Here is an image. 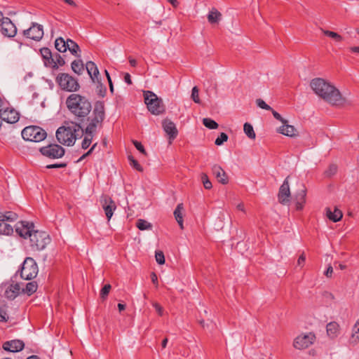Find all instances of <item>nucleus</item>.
Instances as JSON below:
<instances>
[{
	"instance_id": "obj_27",
	"label": "nucleus",
	"mask_w": 359,
	"mask_h": 359,
	"mask_svg": "<svg viewBox=\"0 0 359 359\" xmlns=\"http://www.w3.org/2000/svg\"><path fill=\"white\" fill-rule=\"evenodd\" d=\"M327 335L334 339L337 337L339 332V325L337 322H330L326 326Z\"/></svg>"
},
{
	"instance_id": "obj_20",
	"label": "nucleus",
	"mask_w": 359,
	"mask_h": 359,
	"mask_svg": "<svg viewBox=\"0 0 359 359\" xmlns=\"http://www.w3.org/2000/svg\"><path fill=\"white\" fill-rule=\"evenodd\" d=\"M213 175L216 177L217 180L222 184H226L229 182V178L225 171L219 165H214L212 168Z\"/></svg>"
},
{
	"instance_id": "obj_15",
	"label": "nucleus",
	"mask_w": 359,
	"mask_h": 359,
	"mask_svg": "<svg viewBox=\"0 0 359 359\" xmlns=\"http://www.w3.org/2000/svg\"><path fill=\"white\" fill-rule=\"evenodd\" d=\"M34 229V223L21 221L17 224L15 231L20 237L26 238L27 237L29 238V235H32L34 231H35Z\"/></svg>"
},
{
	"instance_id": "obj_3",
	"label": "nucleus",
	"mask_w": 359,
	"mask_h": 359,
	"mask_svg": "<svg viewBox=\"0 0 359 359\" xmlns=\"http://www.w3.org/2000/svg\"><path fill=\"white\" fill-rule=\"evenodd\" d=\"M84 133L81 126L76 122L72 121L63 126L56 131V137L57 141L64 145L72 146L77 138H81Z\"/></svg>"
},
{
	"instance_id": "obj_42",
	"label": "nucleus",
	"mask_w": 359,
	"mask_h": 359,
	"mask_svg": "<svg viewBox=\"0 0 359 359\" xmlns=\"http://www.w3.org/2000/svg\"><path fill=\"white\" fill-rule=\"evenodd\" d=\"M323 32L325 36L334 39L336 41H341L343 39L342 36L337 32L324 29H323Z\"/></svg>"
},
{
	"instance_id": "obj_31",
	"label": "nucleus",
	"mask_w": 359,
	"mask_h": 359,
	"mask_svg": "<svg viewBox=\"0 0 359 359\" xmlns=\"http://www.w3.org/2000/svg\"><path fill=\"white\" fill-rule=\"evenodd\" d=\"M18 217V215L12 211H7L5 212H0V222L15 221Z\"/></svg>"
},
{
	"instance_id": "obj_11",
	"label": "nucleus",
	"mask_w": 359,
	"mask_h": 359,
	"mask_svg": "<svg viewBox=\"0 0 359 359\" xmlns=\"http://www.w3.org/2000/svg\"><path fill=\"white\" fill-rule=\"evenodd\" d=\"M315 339L316 336L312 332L301 334L294 339L293 346L297 349H304L313 344Z\"/></svg>"
},
{
	"instance_id": "obj_28",
	"label": "nucleus",
	"mask_w": 359,
	"mask_h": 359,
	"mask_svg": "<svg viewBox=\"0 0 359 359\" xmlns=\"http://www.w3.org/2000/svg\"><path fill=\"white\" fill-rule=\"evenodd\" d=\"M183 210H184L183 203H179L177 205V207L173 212L176 221L177 222L179 226H180L181 229H184L183 213H182Z\"/></svg>"
},
{
	"instance_id": "obj_53",
	"label": "nucleus",
	"mask_w": 359,
	"mask_h": 359,
	"mask_svg": "<svg viewBox=\"0 0 359 359\" xmlns=\"http://www.w3.org/2000/svg\"><path fill=\"white\" fill-rule=\"evenodd\" d=\"M273 116V117L278 120V121H280V122H282L283 123H287V121L285 120V118H283L281 115L280 114H278L276 111L273 110L272 109V110H270Z\"/></svg>"
},
{
	"instance_id": "obj_5",
	"label": "nucleus",
	"mask_w": 359,
	"mask_h": 359,
	"mask_svg": "<svg viewBox=\"0 0 359 359\" xmlns=\"http://www.w3.org/2000/svg\"><path fill=\"white\" fill-rule=\"evenodd\" d=\"M144 102L148 110L153 114L159 115L165 111V106L161 98L151 91L147 90L144 93Z\"/></svg>"
},
{
	"instance_id": "obj_48",
	"label": "nucleus",
	"mask_w": 359,
	"mask_h": 359,
	"mask_svg": "<svg viewBox=\"0 0 359 359\" xmlns=\"http://www.w3.org/2000/svg\"><path fill=\"white\" fill-rule=\"evenodd\" d=\"M352 338L355 342H359V320L356 322L354 325L352 334Z\"/></svg>"
},
{
	"instance_id": "obj_26",
	"label": "nucleus",
	"mask_w": 359,
	"mask_h": 359,
	"mask_svg": "<svg viewBox=\"0 0 359 359\" xmlns=\"http://www.w3.org/2000/svg\"><path fill=\"white\" fill-rule=\"evenodd\" d=\"M20 285L19 283L11 285L6 290L5 296L9 299H14L20 292Z\"/></svg>"
},
{
	"instance_id": "obj_43",
	"label": "nucleus",
	"mask_w": 359,
	"mask_h": 359,
	"mask_svg": "<svg viewBox=\"0 0 359 359\" xmlns=\"http://www.w3.org/2000/svg\"><path fill=\"white\" fill-rule=\"evenodd\" d=\"M337 171V165L335 164H330L328 168L324 172V175L327 177H331L334 175Z\"/></svg>"
},
{
	"instance_id": "obj_22",
	"label": "nucleus",
	"mask_w": 359,
	"mask_h": 359,
	"mask_svg": "<svg viewBox=\"0 0 359 359\" xmlns=\"http://www.w3.org/2000/svg\"><path fill=\"white\" fill-rule=\"evenodd\" d=\"M86 68L92 81L93 82H95V81L99 82L100 72L95 62L92 61L87 62Z\"/></svg>"
},
{
	"instance_id": "obj_8",
	"label": "nucleus",
	"mask_w": 359,
	"mask_h": 359,
	"mask_svg": "<svg viewBox=\"0 0 359 359\" xmlns=\"http://www.w3.org/2000/svg\"><path fill=\"white\" fill-rule=\"evenodd\" d=\"M56 82L60 88L68 92H76L80 88V85L78 81L66 73H60L56 77Z\"/></svg>"
},
{
	"instance_id": "obj_46",
	"label": "nucleus",
	"mask_w": 359,
	"mask_h": 359,
	"mask_svg": "<svg viewBox=\"0 0 359 359\" xmlns=\"http://www.w3.org/2000/svg\"><path fill=\"white\" fill-rule=\"evenodd\" d=\"M228 140V135L224 133H221L219 136L215 140V144L217 146L222 145L224 142Z\"/></svg>"
},
{
	"instance_id": "obj_40",
	"label": "nucleus",
	"mask_w": 359,
	"mask_h": 359,
	"mask_svg": "<svg viewBox=\"0 0 359 359\" xmlns=\"http://www.w3.org/2000/svg\"><path fill=\"white\" fill-rule=\"evenodd\" d=\"M203 125L209 129H217L219 126L218 123L210 118H204L203 119Z\"/></svg>"
},
{
	"instance_id": "obj_4",
	"label": "nucleus",
	"mask_w": 359,
	"mask_h": 359,
	"mask_svg": "<svg viewBox=\"0 0 359 359\" xmlns=\"http://www.w3.org/2000/svg\"><path fill=\"white\" fill-rule=\"evenodd\" d=\"M105 118L104 104L102 101H97L94 104L91 116H87L86 121L88 123L83 130L86 135H91L96 133L97 130L102 126Z\"/></svg>"
},
{
	"instance_id": "obj_37",
	"label": "nucleus",
	"mask_w": 359,
	"mask_h": 359,
	"mask_svg": "<svg viewBox=\"0 0 359 359\" xmlns=\"http://www.w3.org/2000/svg\"><path fill=\"white\" fill-rule=\"evenodd\" d=\"M244 132L246 135L250 139H255L256 137L253 127L251 124L245 123L243 126Z\"/></svg>"
},
{
	"instance_id": "obj_9",
	"label": "nucleus",
	"mask_w": 359,
	"mask_h": 359,
	"mask_svg": "<svg viewBox=\"0 0 359 359\" xmlns=\"http://www.w3.org/2000/svg\"><path fill=\"white\" fill-rule=\"evenodd\" d=\"M38 266L32 257H27L22 264L20 277L25 280H32L38 274Z\"/></svg>"
},
{
	"instance_id": "obj_60",
	"label": "nucleus",
	"mask_w": 359,
	"mask_h": 359,
	"mask_svg": "<svg viewBox=\"0 0 359 359\" xmlns=\"http://www.w3.org/2000/svg\"><path fill=\"white\" fill-rule=\"evenodd\" d=\"M151 279L154 284L158 285V277L154 272H152L151 274Z\"/></svg>"
},
{
	"instance_id": "obj_35",
	"label": "nucleus",
	"mask_w": 359,
	"mask_h": 359,
	"mask_svg": "<svg viewBox=\"0 0 359 359\" xmlns=\"http://www.w3.org/2000/svg\"><path fill=\"white\" fill-rule=\"evenodd\" d=\"M37 287L36 282L32 281L27 283L25 288L22 289V292L28 295H32L36 291Z\"/></svg>"
},
{
	"instance_id": "obj_59",
	"label": "nucleus",
	"mask_w": 359,
	"mask_h": 359,
	"mask_svg": "<svg viewBox=\"0 0 359 359\" xmlns=\"http://www.w3.org/2000/svg\"><path fill=\"white\" fill-rule=\"evenodd\" d=\"M124 81L126 83H127L128 85L132 84V80L130 75L128 73H126L124 75Z\"/></svg>"
},
{
	"instance_id": "obj_64",
	"label": "nucleus",
	"mask_w": 359,
	"mask_h": 359,
	"mask_svg": "<svg viewBox=\"0 0 359 359\" xmlns=\"http://www.w3.org/2000/svg\"><path fill=\"white\" fill-rule=\"evenodd\" d=\"M118 309L120 312L123 311V310H125L126 304H121V303L118 304Z\"/></svg>"
},
{
	"instance_id": "obj_33",
	"label": "nucleus",
	"mask_w": 359,
	"mask_h": 359,
	"mask_svg": "<svg viewBox=\"0 0 359 359\" xmlns=\"http://www.w3.org/2000/svg\"><path fill=\"white\" fill-rule=\"evenodd\" d=\"M55 48L60 53H65L67 50L66 41L62 37H58L55 41Z\"/></svg>"
},
{
	"instance_id": "obj_17",
	"label": "nucleus",
	"mask_w": 359,
	"mask_h": 359,
	"mask_svg": "<svg viewBox=\"0 0 359 359\" xmlns=\"http://www.w3.org/2000/svg\"><path fill=\"white\" fill-rule=\"evenodd\" d=\"M102 205L108 220L111 219L116 210V206L114 201L108 196H104L102 198Z\"/></svg>"
},
{
	"instance_id": "obj_25",
	"label": "nucleus",
	"mask_w": 359,
	"mask_h": 359,
	"mask_svg": "<svg viewBox=\"0 0 359 359\" xmlns=\"http://www.w3.org/2000/svg\"><path fill=\"white\" fill-rule=\"evenodd\" d=\"M283 125L278 130V133L289 137H296L298 135L297 129L292 125L283 123Z\"/></svg>"
},
{
	"instance_id": "obj_41",
	"label": "nucleus",
	"mask_w": 359,
	"mask_h": 359,
	"mask_svg": "<svg viewBox=\"0 0 359 359\" xmlns=\"http://www.w3.org/2000/svg\"><path fill=\"white\" fill-rule=\"evenodd\" d=\"M128 161L130 162V165L135 170H137L139 172H143V168L142 165H140L138 161L134 158V157L132 155H129Z\"/></svg>"
},
{
	"instance_id": "obj_54",
	"label": "nucleus",
	"mask_w": 359,
	"mask_h": 359,
	"mask_svg": "<svg viewBox=\"0 0 359 359\" xmlns=\"http://www.w3.org/2000/svg\"><path fill=\"white\" fill-rule=\"evenodd\" d=\"M67 165V163H55V164H50L46 166V168L48 169H52V168H66Z\"/></svg>"
},
{
	"instance_id": "obj_63",
	"label": "nucleus",
	"mask_w": 359,
	"mask_h": 359,
	"mask_svg": "<svg viewBox=\"0 0 359 359\" xmlns=\"http://www.w3.org/2000/svg\"><path fill=\"white\" fill-rule=\"evenodd\" d=\"M168 2H170L172 6L177 7L179 5V2L177 0H167Z\"/></svg>"
},
{
	"instance_id": "obj_34",
	"label": "nucleus",
	"mask_w": 359,
	"mask_h": 359,
	"mask_svg": "<svg viewBox=\"0 0 359 359\" xmlns=\"http://www.w3.org/2000/svg\"><path fill=\"white\" fill-rule=\"evenodd\" d=\"M13 232V227L8 224L5 223L4 222H0V236L1 235H11Z\"/></svg>"
},
{
	"instance_id": "obj_49",
	"label": "nucleus",
	"mask_w": 359,
	"mask_h": 359,
	"mask_svg": "<svg viewBox=\"0 0 359 359\" xmlns=\"http://www.w3.org/2000/svg\"><path fill=\"white\" fill-rule=\"evenodd\" d=\"M155 258L158 264H163L165 263V256L162 251H156Z\"/></svg>"
},
{
	"instance_id": "obj_18",
	"label": "nucleus",
	"mask_w": 359,
	"mask_h": 359,
	"mask_svg": "<svg viewBox=\"0 0 359 359\" xmlns=\"http://www.w3.org/2000/svg\"><path fill=\"white\" fill-rule=\"evenodd\" d=\"M0 115L2 121L8 123H15L19 120V114L13 109H1Z\"/></svg>"
},
{
	"instance_id": "obj_38",
	"label": "nucleus",
	"mask_w": 359,
	"mask_h": 359,
	"mask_svg": "<svg viewBox=\"0 0 359 359\" xmlns=\"http://www.w3.org/2000/svg\"><path fill=\"white\" fill-rule=\"evenodd\" d=\"M55 65H50V67L57 69L58 66H63L65 64L64 58L59 54L55 53L53 55Z\"/></svg>"
},
{
	"instance_id": "obj_61",
	"label": "nucleus",
	"mask_w": 359,
	"mask_h": 359,
	"mask_svg": "<svg viewBox=\"0 0 359 359\" xmlns=\"http://www.w3.org/2000/svg\"><path fill=\"white\" fill-rule=\"evenodd\" d=\"M349 50L351 53H359V46H352Z\"/></svg>"
},
{
	"instance_id": "obj_32",
	"label": "nucleus",
	"mask_w": 359,
	"mask_h": 359,
	"mask_svg": "<svg viewBox=\"0 0 359 359\" xmlns=\"http://www.w3.org/2000/svg\"><path fill=\"white\" fill-rule=\"evenodd\" d=\"M8 306L4 301H0V322H7L9 317L7 313Z\"/></svg>"
},
{
	"instance_id": "obj_50",
	"label": "nucleus",
	"mask_w": 359,
	"mask_h": 359,
	"mask_svg": "<svg viewBox=\"0 0 359 359\" xmlns=\"http://www.w3.org/2000/svg\"><path fill=\"white\" fill-rule=\"evenodd\" d=\"M191 98L194 101V102L199 104L201 102L199 96H198V88L197 86H194L191 90Z\"/></svg>"
},
{
	"instance_id": "obj_30",
	"label": "nucleus",
	"mask_w": 359,
	"mask_h": 359,
	"mask_svg": "<svg viewBox=\"0 0 359 359\" xmlns=\"http://www.w3.org/2000/svg\"><path fill=\"white\" fill-rule=\"evenodd\" d=\"M66 43L67 49L70 53L75 56L79 57V55L78 54V53L81 51L79 46L75 41L69 39H67Z\"/></svg>"
},
{
	"instance_id": "obj_45",
	"label": "nucleus",
	"mask_w": 359,
	"mask_h": 359,
	"mask_svg": "<svg viewBox=\"0 0 359 359\" xmlns=\"http://www.w3.org/2000/svg\"><path fill=\"white\" fill-rule=\"evenodd\" d=\"M201 180L205 189H210L212 187L211 182L209 180L208 175L205 173H202Z\"/></svg>"
},
{
	"instance_id": "obj_23",
	"label": "nucleus",
	"mask_w": 359,
	"mask_h": 359,
	"mask_svg": "<svg viewBox=\"0 0 359 359\" xmlns=\"http://www.w3.org/2000/svg\"><path fill=\"white\" fill-rule=\"evenodd\" d=\"M306 189L303 186V188L296 194L294 200L296 201V210H301L303 209L306 203Z\"/></svg>"
},
{
	"instance_id": "obj_21",
	"label": "nucleus",
	"mask_w": 359,
	"mask_h": 359,
	"mask_svg": "<svg viewBox=\"0 0 359 359\" xmlns=\"http://www.w3.org/2000/svg\"><path fill=\"white\" fill-rule=\"evenodd\" d=\"M40 53L46 67H50V65H53V64L55 65L53 55L48 48L44 47L41 48Z\"/></svg>"
},
{
	"instance_id": "obj_29",
	"label": "nucleus",
	"mask_w": 359,
	"mask_h": 359,
	"mask_svg": "<svg viewBox=\"0 0 359 359\" xmlns=\"http://www.w3.org/2000/svg\"><path fill=\"white\" fill-rule=\"evenodd\" d=\"M208 20L210 24L218 23L222 18V14L215 8H212L208 14Z\"/></svg>"
},
{
	"instance_id": "obj_10",
	"label": "nucleus",
	"mask_w": 359,
	"mask_h": 359,
	"mask_svg": "<svg viewBox=\"0 0 359 359\" xmlns=\"http://www.w3.org/2000/svg\"><path fill=\"white\" fill-rule=\"evenodd\" d=\"M39 151L43 156L52 159L62 158L65 153V149L57 144H50L41 147Z\"/></svg>"
},
{
	"instance_id": "obj_39",
	"label": "nucleus",
	"mask_w": 359,
	"mask_h": 359,
	"mask_svg": "<svg viewBox=\"0 0 359 359\" xmlns=\"http://www.w3.org/2000/svg\"><path fill=\"white\" fill-rule=\"evenodd\" d=\"M136 226L140 230L142 231L151 229L152 227V225L149 222L142 219H140L137 221Z\"/></svg>"
},
{
	"instance_id": "obj_2",
	"label": "nucleus",
	"mask_w": 359,
	"mask_h": 359,
	"mask_svg": "<svg viewBox=\"0 0 359 359\" xmlns=\"http://www.w3.org/2000/svg\"><path fill=\"white\" fill-rule=\"evenodd\" d=\"M67 108L74 115L76 123L82 124L92 110L90 100L80 94L72 93L65 102Z\"/></svg>"
},
{
	"instance_id": "obj_16",
	"label": "nucleus",
	"mask_w": 359,
	"mask_h": 359,
	"mask_svg": "<svg viewBox=\"0 0 359 359\" xmlns=\"http://www.w3.org/2000/svg\"><path fill=\"white\" fill-rule=\"evenodd\" d=\"M162 127L168 136L169 144H171L178 135L176 125L171 120L165 118L162 121Z\"/></svg>"
},
{
	"instance_id": "obj_47",
	"label": "nucleus",
	"mask_w": 359,
	"mask_h": 359,
	"mask_svg": "<svg viewBox=\"0 0 359 359\" xmlns=\"http://www.w3.org/2000/svg\"><path fill=\"white\" fill-rule=\"evenodd\" d=\"M93 137V135H88L86 134V136H85L84 139L83 140V142L81 144V147L83 149L88 148V147L90 146V144L92 142Z\"/></svg>"
},
{
	"instance_id": "obj_7",
	"label": "nucleus",
	"mask_w": 359,
	"mask_h": 359,
	"mask_svg": "<svg viewBox=\"0 0 359 359\" xmlns=\"http://www.w3.org/2000/svg\"><path fill=\"white\" fill-rule=\"evenodd\" d=\"M21 134L25 140L34 142H41L47 136L46 132L42 128L36 126L25 127Z\"/></svg>"
},
{
	"instance_id": "obj_12",
	"label": "nucleus",
	"mask_w": 359,
	"mask_h": 359,
	"mask_svg": "<svg viewBox=\"0 0 359 359\" xmlns=\"http://www.w3.org/2000/svg\"><path fill=\"white\" fill-rule=\"evenodd\" d=\"M23 35L28 39L39 41L43 36V26L38 23L32 22V26L29 29L23 31Z\"/></svg>"
},
{
	"instance_id": "obj_14",
	"label": "nucleus",
	"mask_w": 359,
	"mask_h": 359,
	"mask_svg": "<svg viewBox=\"0 0 359 359\" xmlns=\"http://www.w3.org/2000/svg\"><path fill=\"white\" fill-rule=\"evenodd\" d=\"M1 33L6 37L13 38L17 34V27L9 18L3 19L0 24Z\"/></svg>"
},
{
	"instance_id": "obj_6",
	"label": "nucleus",
	"mask_w": 359,
	"mask_h": 359,
	"mask_svg": "<svg viewBox=\"0 0 359 359\" xmlns=\"http://www.w3.org/2000/svg\"><path fill=\"white\" fill-rule=\"evenodd\" d=\"M49 234L43 231H34L29 235L30 247L32 250L40 251L43 250L50 242Z\"/></svg>"
},
{
	"instance_id": "obj_1",
	"label": "nucleus",
	"mask_w": 359,
	"mask_h": 359,
	"mask_svg": "<svg viewBox=\"0 0 359 359\" xmlns=\"http://www.w3.org/2000/svg\"><path fill=\"white\" fill-rule=\"evenodd\" d=\"M314 93L325 102L334 106H344L347 103L340 91L333 85L321 78H315L310 82Z\"/></svg>"
},
{
	"instance_id": "obj_56",
	"label": "nucleus",
	"mask_w": 359,
	"mask_h": 359,
	"mask_svg": "<svg viewBox=\"0 0 359 359\" xmlns=\"http://www.w3.org/2000/svg\"><path fill=\"white\" fill-rule=\"evenodd\" d=\"M153 306L155 308L158 314L162 316L163 314V308L157 302L153 303Z\"/></svg>"
},
{
	"instance_id": "obj_24",
	"label": "nucleus",
	"mask_w": 359,
	"mask_h": 359,
	"mask_svg": "<svg viewBox=\"0 0 359 359\" xmlns=\"http://www.w3.org/2000/svg\"><path fill=\"white\" fill-rule=\"evenodd\" d=\"M325 210L327 218L333 222L340 221L343 217L342 212L336 207L334 208L333 211L330 208H326Z\"/></svg>"
},
{
	"instance_id": "obj_36",
	"label": "nucleus",
	"mask_w": 359,
	"mask_h": 359,
	"mask_svg": "<svg viewBox=\"0 0 359 359\" xmlns=\"http://www.w3.org/2000/svg\"><path fill=\"white\" fill-rule=\"evenodd\" d=\"M72 69L77 74H81L84 70L83 62L81 60H74L72 62Z\"/></svg>"
},
{
	"instance_id": "obj_58",
	"label": "nucleus",
	"mask_w": 359,
	"mask_h": 359,
	"mask_svg": "<svg viewBox=\"0 0 359 359\" xmlns=\"http://www.w3.org/2000/svg\"><path fill=\"white\" fill-rule=\"evenodd\" d=\"M333 273V268L331 265H330L327 270L325 271V276L327 278H331Z\"/></svg>"
},
{
	"instance_id": "obj_13",
	"label": "nucleus",
	"mask_w": 359,
	"mask_h": 359,
	"mask_svg": "<svg viewBox=\"0 0 359 359\" xmlns=\"http://www.w3.org/2000/svg\"><path fill=\"white\" fill-rule=\"evenodd\" d=\"M289 177L287 176L282 185L280 186L278 194V202L282 205H288L290 201L291 193L290 190L289 185Z\"/></svg>"
},
{
	"instance_id": "obj_57",
	"label": "nucleus",
	"mask_w": 359,
	"mask_h": 359,
	"mask_svg": "<svg viewBox=\"0 0 359 359\" xmlns=\"http://www.w3.org/2000/svg\"><path fill=\"white\" fill-rule=\"evenodd\" d=\"M306 260V256L304 253L303 252L298 258L297 260V265L299 266H303Z\"/></svg>"
},
{
	"instance_id": "obj_55",
	"label": "nucleus",
	"mask_w": 359,
	"mask_h": 359,
	"mask_svg": "<svg viewBox=\"0 0 359 359\" xmlns=\"http://www.w3.org/2000/svg\"><path fill=\"white\" fill-rule=\"evenodd\" d=\"M98 83L100 84L97 86V88H99L98 95H100L101 97H104L106 95V92H107L106 88L100 81Z\"/></svg>"
},
{
	"instance_id": "obj_62",
	"label": "nucleus",
	"mask_w": 359,
	"mask_h": 359,
	"mask_svg": "<svg viewBox=\"0 0 359 359\" xmlns=\"http://www.w3.org/2000/svg\"><path fill=\"white\" fill-rule=\"evenodd\" d=\"M129 63L132 67H135L137 65V61L136 60L129 57Z\"/></svg>"
},
{
	"instance_id": "obj_19",
	"label": "nucleus",
	"mask_w": 359,
	"mask_h": 359,
	"mask_svg": "<svg viewBox=\"0 0 359 359\" xmlns=\"http://www.w3.org/2000/svg\"><path fill=\"white\" fill-rule=\"evenodd\" d=\"M24 347V342L20 339L7 341L3 344V348L5 351L13 353L22 351Z\"/></svg>"
},
{
	"instance_id": "obj_51",
	"label": "nucleus",
	"mask_w": 359,
	"mask_h": 359,
	"mask_svg": "<svg viewBox=\"0 0 359 359\" xmlns=\"http://www.w3.org/2000/svg\"><path fill=\"white\" fill-rule=\"evenodd\" d=\"M133 144L140 152H141L144 156L147 155V153L144 149V146L140 142H138L137 140H133Z\"/></svg>"
},
{
	"instance_id": "obj_52",
	"label": "nucleus",
	"mask_w": 359,
	"mask_h": 359,
	"mask_svg": "<svg viewBox=\"0 0 359 359\" xmlns=\"http://www.w3.org/2000/svg\"><path fill=\"white\" fill-rule=\"evenodd\" d=\"M256 103L257 104V106L263 109H266V110H272V108L268 105L262 99H257L256 100Z\"/></svg>"
},
{
	"instance_id": "obj_44",
	"label": "nucleus",
	"mask_w": 359,
	"mask_h": 359,
	"mask_svg": "<svg viewBox=\"0 0 359 359\" xmlns=\"http://www.w3.org/2000/svg\"><path fill=\"white\" fill-rule=\"evenodd\" d=\"M111 288V286L110 284H106L104 285V287L100 290V298H102L103 300L105 299L107 297Z\"/></svg>"
}]
</instances>
